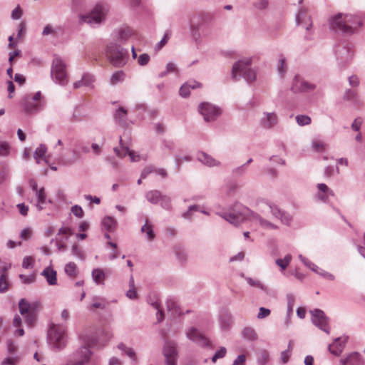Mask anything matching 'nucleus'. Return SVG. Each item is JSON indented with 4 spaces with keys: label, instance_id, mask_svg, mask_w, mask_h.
I'll list each match as a JSON object with an SVG mask.
<instances>
[{
    "label": "nucleus",
    "instance_id": "4",
    "mask_svg": "<svg viewBox=\"0 0 365 365\" xmlns=\"http://www.w3.org/2000/svg\"><path fill=\"white\" fill-rule=\"evenodd\" d=\"M106 56L109 62L116 67H122L127 62V51L115 43L107 45Z\"/></svg>",
    "mask_w": 365,
    "mask_h": 365
},
{
    "label": "nucleus",
    "instance_id": "45",
    "mask_svg": "<svg viewBox=\"0 0 365 365\" xmlns=\"http://www.w3.org/2000/svg\"><path fill=\"white\" fill-rule=\"evenodd\" d=\"M19 278L22 283L29 284L34 283L36 281V275L35 273L29 275L20 274Z\"/></svg>",
    "mask_w": 365,
    "mask_h": 365
},
{
    "label": "nucleus",
    "instance_id": "16",
    "mask_svg": "<svg viewBox=\"0 0 365 365\" xmlns=\"http://www.w3.org/2000/svg\"><path fill=\"white\" fill-rule=\"evenodd\" d=\"M187 337L197 343L200 346H205L210 344L209 339L195 328L190 329L187 333Z\"/></svg>",
    "mask_w": 365,
    "mask_h": 365
},
{
    "label": "nucleus",
    "instance_id": "2",
    "mask_svg": "<svg viewBox=\"0 0 365 365\" xmlns=\"http://www.w3.org/2000/svg\"><path fill=\"white\" fill-rule=\"evenodd\" d=\"M330 29L336 32L353 34L362 25V21L358 16L338 14L329 22Z\"/></svg>",
    "mask_w": 365,
    "mask_h": 365
},
{
    "label": "nucleus",
    "instance_id": "8",
    "mask_svg": "<svg viewBox=\"0 0 365 365\" xmlns=\"http://www.w3.org/2000/svg\"><path fill=\"white\" fill-rule=\"evenodd\" d=\"M51 76L61 85L68 83V76L65 63L60 58H55L51 68Z\"/></svg>",
    "mask_w": 365,
    "mask_h": 365
},
{
    "label": "nucleus",
    "instance_id": "27",
    "mask_svg": "<svg viewBox=\"0 0 365 365\" xmlns=\"http://www.w3.org/2000/svg\"><path fill=\"white\" fill-rule=\"evenodd\" d=\"M138 34L131 28H123L119 31V38L122 41H126L131 37L136 36Z\"/></svg>",
    "mask_w": 365,
    "mask_h": 365
},
{
    "label": "nucleus",
    "instance_id": "37",
    "mask_svg": "<svg viewBox=\"0 0 365 365\" xmlns=\"http://www.w3.org/2000/svg\"><path fill=\"white\" fill-rule=\"evenodd\" d=\"M39 103L31 101V98H26L25 103V110L27 113H32L38 109Z\"/></svg>",
    "mask_w": 365,
    "mask_h": 365
},
{
    "label": "nucleus",
    "instance_id": "5",
    "mask_svg": "<svg viewBox=\"0 0 365 365\" xmlns=\"http://www.w3.org/2000/svg\"><path fill=\"white\" fill-rule=\"evenodd\" d=\"M49 343L58 349H62L66 344V327L62 325L53 324L48 331Z\"/></svg>",
    "mask_w": 365,
    "mask_h": 365
},
{
    "label": "nucleus",
    "instance_id": "11",
    "mask_svg": "<svg viewBox=\"0 0 365 365\" xmlns=\"http://www.w3.org/2000/svg\"><path fill=\"white\" fill-rule=\"evenodd\" d=\"M336 56L339 63L345 66L352 60L354 51L348 46H338L336 50Z\"/></svg>",
    "mask_w": 365,
    "mask_h": 365
},
{
    "label": "nucleus",
    "instance_id": "6",
    "mask_svg": "<svg viewBox=\"0 0 365 365\" xmlns=\"http://www.w3.org/2000/svg\"><path fill=\"white\" fill-rule=\"evenodd\" d=\"M38 307V303H29L24 299H21L19 303V312L24 317L26 324L31 327L36 323Z\"/></svg>",
    "mask_w": 365,
    "mask_h": 365
},
{
    "label": "nucleus",
    "instance_id": "19",
    "mask_svg": "<svg viewBox=\"0 0 365 365\" xmlns=\"http://www.w3.org/2000/svg\"><path fill=\"white\" fill-rule=\"evenodd\" d=\"M202 87V84L200 82L194 80L188 81L180 87L179 93L182 97L186 98L190 96L191 89L194 90Z\"/></svg>",
    "mask_w": 365,
    "mask_h": 365
},
{
    "label": "nucleus",
    "instance_id": "23",
    "mask_svg": "<svg viewBox=\"0 0 365 365\" xmlns=\"http://www.w3.org/2000/svg\"><path fill=\"white\" fill-rule=\"evenodd\" d=\"M341 365H362L360 354L357 352L349 354L345 359L341 360Z\"/></svg>",
    "mask_w": 365,
    "mask_h": 365
},
{
    "label": "nucleus",
    "instance_id": "18",
    "mask_svg": "<svg viewBox=\"0 0 365 365\" xmlns=\"http://www.w3.org/2000/svg\"><path fill=\"white\" fill-rule=\"evenodd\" d=\"M278 118L275 113L264 112L260 120L261 125L264 128H272L277 124Z\"/></svg>",
    "mask_w": 365,
    "mask_h": 365
},
{
    "label": "nucleus",
    "instance_id": "49",
    "mask_svg": "<svg viewBox=\"0 0 365 365\" xmlns=\"http://www.w3.org/2000/svg\"><path fill=\"white\" fill-rule=\"evenodd\" d=\"M269 360V353L265 351L262 350L259 353L258 356V363L261 365H264L267 363Z\"/></svg>",
    "mask_w": 365,
    "mask_h": 365
},
{
    "label": "nucleus",
    "instance_id": "31",
    "mask_svg": "<svg viewBox=\"0 0 365 365\" xmlns=\"http://www.w3.org/2000/svg\"><path fill=\"white\" fill-rule=\"evenodd\" d=\"M115 220L111 217H106L103 220L102 225L108 231H113L115 227Z\"/></svg>",
    "mask_w": 365,
    "mask_h": 365
},
{
    "label": "nucleus",
    "instance_id": "43",
    "mask_svg": "<svg viewBox=\"0 0 365 365\" xmlns=\"http://www.w3.org/2000/svg\"><path fill=\"white\" fill-rule=\"evenodd\" d=\"M73 234V232L71 227H62L59 229L58 235L62 236V237L65 240L68 239L70 236Z\"/></svg>",
    "mask_w": 365,
    "mask_h": 365
},
{
    "label": "nucleus",
    "instance_id": "58",
    "mask_svg": "<svg viewBox=\"0 0 365 365\" xmlns=\"http://www.w3.org/2000/svg\"><path fill=\"white\" fill-rule=\"evenodd\" d=\"M32 236V230L30 228L24 229L20 234V237L22 240H27Z\"/></svg>",
    "mask_w": 365,
    "mask_h": 365
},
{
    "label": "nucleus",
    "instance_id": "29",
    "mask_svg": "<svg viewBox=\"0 0 365 365\" xmlns=\"http://www.w3.org/2000/svg\"><path fill=\"white\" fill-rule=\"evenodd\" d=\"M93 280L97 284H103L106 279V275L103 269H96L92 272Z\"/></svg>",
    "mask_w": 365,
    "mask_h": 365
},
{
    "label": "nucleus",
    "instance_id": "39",
    "mask_svg": "<svg viewBox=\"0 0 365 365\" xmlns=\"http://www.w3.org/2000/svg\"><path fill=\"white\" fill-rule=\"evenodd\" d=\"M129 286H130V289L128 290V292L126 293V296L131 299H136L138 295H137L136 288L134 284V279H133V277H131L130 279Z\"/></svg>",
    "mask_w": 365,
    "mask_h": 365
},
{
    "label": "nucleus",
    "instance_id": "40",
    "mask_svg": "<svg viewBox=\"0 0 365 365\" xmlns=\"http://www.w3.org/2000/svg\"><path fill=\"white\" fill-rule=\"evenodd\" d=\"M296 121L300 126L308 125L311 123V118L307 115H298L296 116Z\"/></svg>",
    "mask_w": 365,
    "mask_h": 365
},
{
    "label": "nucleus",
    "instance_id": "55",
    "mask_svg": "<svg viewBox=\"0 0 365 365\" xmlns=\"http://www.w3.org/2000/svg\"><path fill=\"white\" fill-rule=\"evenodd\" d=\"M72 213L78 218L83 217L84 212L81 207L78 205H74L71 207Z\"/></svg>",
    "mask_w": 365,
    "mask_h": 365
},
{
    "label": "nucleus",
    "instance_id": "52",
    "mask_svg": "<svg viewBox=\"0 0 365 365\" xmlns=\"http://www.w3.org/2000/svg\"><path fill=\"white\" fill-rule=\"evenodd\" d=\"M42 34L43 36H47V35L56 36L57 30L56 29L53 28L50 24H48L44 27Z\"/></svg>",
    "mask_w": 365,
    "mask_h": 365
},
{
    "label": "nucleus",
    "instance_id": "61",
    "mask_svg": "<svg viewBox=\"0 0 365 365\" xmlns=\"http://www.w3.org/2000/svg\"><path fill=\"white\" fill-rule=\"evenodd\" d=\"M293 314V308L292 304L291 302L288 303L287 306V319L285 322L286 326H289L290 324V318Z\"/></svg>",
    "mask_w": 365,
    "mask_h": 365
},
{
    "label": "nucleus",
    "instance_id": "50",
    "mask_svg": "<svg viewBox=\"0 0 365 365\" xmlns=\"http://www.w3.org/2000/svg\"><path fill=\"white\" fill-rule=\"evenodd\" d=\"M118 349L123 351L130 358L135 359V354L132 349L126 347L123 344H120Z\"/></svg>",
    "mask_w": 365,
    "mask_h": 365
},
{
    "label": "nucleus",
    "instance_id": "33",
    "mask_svg": "<svg viewBox=\"0 0 365 365\" xmlns=\"http://www.w3.org/2000/svg\"><path fill=\"white\" fill-rule=\"evenodd\" d=\"M242 336L250 341H255L257 339L255 331L251 327H245L242 331Z\"/></svg>",
    "mask_w": 365,
    "mask_h": 365
},
{
    "label": "nucleus",
    "instance_id": "46",
    "mask_svg": "<svg viewBox=\"0 0 365 365\" xmlns=\"http://www.w3.org/2000/svg\"><path fill=\"white\" fill-rule=\"evenodd\" d=\"M312 147L315 151L320 152L325 150L327 145L322 140H314L312 143Z\"/></svg>",
    "mask_w": 365,
    "mask_h": 365
},
{
    "label": "nucleus",
    "instance_id": "3",
    "mask_svg": "<svg viewBox=\"0 0 365 365\" xmlns=\"http://www.w3.org/2000/svg\"><path fill=\"white\" fill-rule=\"evenodd\" d=\"M253 58L243 57L237 61L232 68V78L238 81L243 78L247 83H252L257 78V68H252Z\"/></svg>",
    "mask_w": 365,
    "mask_h": 365
},
{
    "label": "nucleus",
    "instance_id": "22",
    "mask_svg": "<svg viewBox=\"0 0 365 365\" xmlns=\"http://www.w3.org/2000/svg\"><path fill=\"white\" fill-rule=\"evenodd\" d=\"M317 189V197L323 202H326L329 196H334V192L324 183H319Z\"/></svg>",
    "mask_w": 365,
    "mask_h": 365
},
{
    "label": "nucleus",
    "instance_id": "14",
    "mask_svg": "<svg viewBox=\"0 0 365 365\" xmlns=\"http://www.w3.org/2000/svg\"><path fill=\"white\" fill-rule=\"evenodd\" d=\"M146 198L153 204L160 202L161 205L164 208L169 209L170 207V197L166 195H163L158 190H151L148 192L146 194Z\"/></svg>",
    "mask_w": 365,
    "mask_h": 365
},
{
    "label": "nucleus",
    "instance_id": "20",
    "mask_svg": "<svg viewBox=\"0 0 365 365\" xmlns=\"http://www.w3.org/2000/svg\"><path fill=\"white\" fill-rule=\"evenodd\" d=\"M346 342V338L338 337L332 344L329 345L328 349L331 354L335 356H339L344 348Z\"/></svg>",
    "mask_w": 365,
    "mask_h": 365
},
{
    "label": "nucleus",
    "instance_id": "35",
    "mask_svg": "<svg viewBox=\"0 0 365 365\" xmlns=\"http://www.w3.org/2000/svg\"><path fill=\"white\" fill-rule=\"evenodd\" d=\"M36 194L38 198L36 206L38 210H42V205L44 204L46 202V194L44 188L41 187L40 190L36 192Z\"/></svg>",
    "mask_w": 365,
    "mask_h": 365
},
{
    "label": "nucleus",
    "instance_id": "62",
    "mask_svg": "<svg viewBox=\"0 0 365 365\" xmlns=\"http://www.w3.org/2000/svg\"><path fill=\"white\" fill-rule=\"evenodd\" d=\"M82 81L83 86H90L92 84V83L94 81V78L93 76L89 74H85L83 75L82 78Z\"/></svg>",
    "mask_w": 365,
    "mask_h": 365
},
{
    "label": "nucleus",
    "instance_id": "48",
    "mask_svg": "<svg viewBox=\"0 0 365 365\" xmlns=\"http://www.w3.org/2000/svg\"><path fill=\"white\" fill-rule=\"evenodd\" d=\"M269 6V0H257L253 3L255 9L258 10L266 9Z\"/></svg>",
    "mask_w": 365,
    "mask_h": 365
},
{
    "label": "nucleus",
    "instance_id": "44",
    "mask_svg": "<svg viewBox=\"0 0 365 365\" xmlns=\"http://www.w3.org/2000/svg\"><path fill=\"white\" fill-rule=\"evenodd\" d=\"M167 309L169 312H172L173 315L179 314L180 312L178 311V308L176 302L173 299H169L166 302Z\"/></svg>",
    "mask_w": 365,
    "mask_h": 365
},
{
    "label": "nucleus",
    "instance_id": "34",
    "mask_svg": "<svg viewBox=\"0 0 365 365\" xmlns=\"http://www.w3.org/2000/svg\"><path fill=\"white\" fill-rule=\"evenodd\" d=\"M142 232H145L148 235V239L149 240H152L155 237V234L153 230V226L150 224L148 220L147 219L145 225L141 228Z\"/></svg>",
    "mask_w": 365,
    "mask_h": 365
},
{
    "label": "nucleus",
    "instance_id": "32",
    "mask_svg": "<svg viewBox=\"0 0 365 365\" xmlns=\"http://www.w3.org/2000/svg\"><path fill=\"white\" fill-rule=\"evenodd\" d=\"M9 285L8 274L1 273L0 276V293L6 292L9 289Z\"/></svg>",
    "mask_w": 365,
    "mask_h": 365
},
{
    "label": "nucleus",
    "instance_id": "13",
    "mask_svg": "<svg viewBox=\"0 0 365 365\" xmlns=\"http://www.w3.org/2000/svg\"><path fill=\"white\" fill-rule=\"evenodd\" d=\"M91 351L87 346L82 347L75 352L67 365H84L89 361Z\"/></svg>",
    "mask_w": 365,
    "mask_h": 365
},
{
    "label": "nucleus",
    "instance_id": "51",
    "mask_svg": "<svg viewBox=\"0 0 365 365\" xmlns=\"http://www.w3.org/2000/svg\"><path fill=\"white\" fill-rule=\"evenodd\" d=\"M246 164H243L232 170L233 177H240L246 173Z\"/></svg>",
    "mask_w": 365,
    "mask_h": 365
},
{
    "label": "nucleus",
    "instance_id": "28",
    "mask_svg": "<svg viewBox=\"0 0 365 365\" xmlns=\"http://www.w3.org/2000/svg\"><path fill=\"white\" fill-rule=\"evenodd\" d=\"M46 151L47 149L44 145H40L39 147L36 148L34 153V158L36 159L37 163H39L41 160L46 159Z\"/></svg>",
    "mask_w": 365,
    "mask_h": 365
},
{
    "label": "nucleus",
    "instance_id": "26",
    "mask_svg": "<svg viewBox=\"0 0 365 365\" xmlns=\"http://www.w3.org/2000/svg\"><path fill=\"white\" fill-rule=\"evenodd\" d=\"M122 152H120L116 148L114 149L116 154L120 158H123L128 154L132 161H138L139 160V155H137L134 151L129 150L128 147H124L122 145Z\"/></svg>",
    "mask_w": 365,
    "mask_h": 365
},
{
    "label": "nucleus",
    "instance_id": "17",
    "mask_svg": "<svg viewBox=\"0 0 365 365\" xmlns=\"http://www.w3.org/2000/svg\"><path fill=\"white\" fill-rule=\"evenodd\" d=\"M269 209L272 215L280 220L282 223L287 225L290 224L292 218L289 214L282 211L275 205H270Z\"/></svg>",
    "mask_w": 365,
    "mask_h": 365
},
{
    "label": "nucleus",
    "instance_id": "15",
    "mask_svg": "<svg viewBox=\"0 0 365 365\" xmlns=\"http://www.w3.org/2000/svg\"><path fill=\"white\" fill-rule=\"evenodd\" d=\"M167 365H175L178 352L176 345L173 341H167L163 349Z\"/></svg>",
    "mask_w": 365,
    "mask_h": 365
},
{
    "label": "nucleus",
    "instance_id": "60",
    "mask_svg": "<svg viewBox=\"0 0 365 365\" xmlns=\"http://www.w3.org/2000/svg\"><path fill=\"white\" fill-rule=\"evenodd\" d=\"M270 309L265 307H260L257 314L258 319H263L268 317L270 314Z\"/></svg>",
    "mask_w": 365,
    "mask_h": 365
},
{
    "label": "nucleus",
    "instance_id": "7",
    "mask_svg": "<svg viewBox=\"0 0 365 365\" xmlns=\"http://www.w3.org/2000/svg\"><path fill=\"white\" fill-rule=\"evenodd\" d=\"M108 11L106 6L96 5L88 15L80 16V23L100 24L105 19Z\"/></svg>",
    "mask_w": 365,
    "mask_h": 365
},
{
    "label": "nucleus",
    "instance_id": "24",
    "mask_svg": "<svg viewBox=\"0 0 365 365\" xmlns=\"http://www.w3.org/2000/svg\"><path fill=\"white\" fill-rule=\"evenodd\" d=\"M197 159L204 165L209 167L217 166L220 164V162L217 160L214 159L212 157L204 152L198 153Z\"/></svg>",
    "mask_w": 365,
    "mask_h": 365
},
{
    "label": "nucleus",
    "instance_id": "53",
    "mask_svg": "<svg viewBox=\"0 0 365 365\" xmlns=\"http://www.w3.org/2000/svg\"><path fill=\"white\" fill-rule=\"evenodd\" d=\"M10 147L6 142H0V155L5 156L9 153Z\"/></svg>",
    "mask_w": 365,
    "mask_h": 365
},
{
    "label": "nucleus",
    "instance_id": "12",
    "mask_svg": "<svg viewBox=\"0 0 365 365\" xmlns=\"http://www.w3.org/2000/svg\"><path fill=\"white\" fill-rule=\"evenodd\" d=\"M316 86L313 83H309L300 78L299 76H296L293 79L291 90L292 92L297 93H308L314 91Z\"/></svg>",
    "mask_w": 365,
    "mask_h": 365
},
{
    "label": "nucleus",
    "instance_id": "1",
    "mask_svg": "<svg viewBox=\"0 0 365 365\" xmlns=\"http://www.w3.org/2000/svg\"><path fill=\"white\" fill-rule=\"evenodd\" d=\"M251 218L265 229H277V227L269 221L262 218L257 213L252 212L241 203L235 202L230 207V224L238 226L247 219Z\"/></svg>",
    "mask_w": 365,
    "mask_h": 365
},
{
    "label": "nucleus",
    "instance_id": "56",
    "mask_svg": "<svg viewBox=\"0 0 365 365\" xmlns=\"http://www.w3.org/2000/svg\"><path fill=\"white\" fill-rule=\"evenodd\" d=\"M153 307L158 310L157 313V319L158 322H160L164 319V314L161 309H160V304L158 302H155L152 304Z\"/></svg>",
    "mask_w": 365,
    "mask_h": 365
},
{
    "label": "nucleus",
    "instance_id": "42",
    "mask_svg": "<svg viewBox=\"0 0 365 365\" xmlns=\"http://www.w3.org/2000/svg\"><path fill=\"white\" fill-rule=\"evenodd\" d=\"M127 115V110L123 108H119L115 114V118L119 122V123H124L125 120V118Z\"/></svg>",
    "mask_w": 365,
    "mask_h": 365
},
{
    "label": "nucleus",
    "instance_id": "54",
    "mask_svg": "<svg viewBox=\"0 0 365 365\" xmlns=\"http://www.w3.org/2000/svg\"><path fill=\"white\" fill-rule=\"evenodd\" d=\"M227 353V349L224 347L221 348L219 351H217L215 355L212 358V362H215L217 359L223 358L225 356Z\"/></svg>",
    "mask_w": 365,
    "mask_h": 365
},
{
    "label": "nucleus",
    "instance_id": "9",
    "mask_svg": "<svg viewBox=\"0 0 365 365\" xmlns=\"http://www.w3.org/2000/svg\"><path fill=\"white\" fill-rule=\"evenodd\" d=\"M312 314V322L321 330L327 334L330 333V328L329 326V318L326 316L325 313L319 309H315L310 311Z\"/></svg>",
    "mask_w": 365,
    "mask_h": 365
},
{
    "label": "nucleus",
    "instance_id": "21",
    "mask_svg": "<svg viewBox=\"0 0 365 365\" xmlns=\"http://www.w3.org/2000/svg\"><path fill=\"white\" fill-rule=\"evenodd\" d=\"M296 23L297 25H302L304 24V27L309 30L312 26V22L310 16L307 15L306 11L303 9L300 10L296 16Z\"/></svg>",
    "mask_w": 365,
    "mask_h": 365
},
{
    "label": "nucleus",
    "instance_id": "36",
    "mask_svg": "<svg viewBox=\"0 0 365 365\" xmlns=\"http://www.w3.org/2000/svg\"><path fill=\"white\" fill-rule=\"evenodd\" d=\"M292 260V255L288 254L285 255L284 259H277L275 263L277 265L281 267L282 270H284Z\"/></svg>",
    "mask_w": 365,
    "mask_h": 365
},
{
    "label": "nucleus",
    "instance_id": "30",
    "mask_svg": "<svg viewBox=\"0 0 365 365\" xmlns=\"http://www.w3.org/2000/svg\"><path fill=\"white\" fill-rule=\"evenodd\" d=\"M65 272L71 277H76L78 273L76 264L74 262H69L66 264Z\"/></svg>",
    "mask_w": 365,
    "mask_h": 365
},
{
    "label": "nucleus",
    "instance_id": "64",
    "mask_svg": "<svg viewBox=\"0 0 365 365\" xmlns=\"http://www.w3.org/2000/svg\"><path fill=\"white\" fill-rule=\"evenodd\" d=\"M17 207L21 215L26 216L29 211V207L24 203L18 204Z\"/></svg>",
    "mask_w": 365,
    "mask_h": 365
},
{
    "label": "nucleus",
    "instance_id": "38",
    "mask_svg": "<svg viewBox=\"0 0 365 365\" xmlns=\"http://www.w3.org/2000/svg\"><path fill=\"white\" fill-rule=\"evenodd\" d=\"M245 279L251 287L259 288L264 292L267 291V287L264 286L260 281L254 279L249 277H245Z\"/></svg>",
    "mask_w": 365,
    "mask_h": 365
},
{
    "label": "nucleus",
    "instance_id": "25",
    "mask_svg": "<svg viewBox=\"0 0 365 365\" xmlns=\"http://www.w3.org/2000/svg\"><path fill=\"white\" fill-rule=\"evenodd\" d=\"M42 275L46 278L49 285H55L57 284V274L52 267H46L42 272Z\"/></svg>",
    "mask_w": 365,
    "mask_h": 365
},
{
    "label": "nucleus",
    "instance_id": "47",
    "mask_svg": "<svg viewBox=\"0 0 365 365\" xmlns=\"http://www.w3.org/2000/svg\"><path fill=\"white\" fill-rule=\"evenodd\" d=\"M35 264V259L31 256H26L22 262V267L24 269L33 268Z\"/></svg>",
    "mask_w": 365,
    "mask_h": 365
},
{
    "label": "nucleus",
    "instance_id": "59",
    "mask_svg": "<svg viewBox=\"0 0 365 365\" xmlns=\"http://www.w3.org/2000/svg\"><path fill=\"white\" fill-rule=\"evenodd\" d=\"M362 124V120L361 118H356L351 123V129L354 131L359 132Z\"/></svg>",
    "mask_w": 365,
    "mask_h": 365
},
{
    "label": "nucleus",
    "instance_id": "10",
    "mask_svg": "<svg viewBox=\"0 0 365 365\" xmlns=\"http://www.w3.org/2000/svg\"><path fill=\"white\" fill-rule=\"evenodd\" d=\"M199 111L206 121L215 120L222 114V110L219 107L209 103L200 104Z\"/></svg>",
    "mask_w": 365,
    "mask_h": 365
},
{
    "label": "nucleus",
    "instance_id": "57",
    "mask_svg": "<svg viewBox=\"0 0 365 365\" xmlns=\"http://www.w3.org/2000/svg\"><path fill=\"white\" fill-rule=\"evenodd\" d=\"M150 61V56L146 53H143L140 55L138 58V63L140 66H145Z\"/></svg>",
    "mask_w": 365,
    "mask_h": 365
},
{
    "label": "nucleus",
    "instance_id": "63",
    "mask_svg": "<svg viewBox=\"0 0 365 365\" xmlns=\"http://www.w3.org/2000/svg\"><path fill=\"white\" fill-rule=\"evenodd\" d=\"M246 361L245 354L239 355L236 359L234 360L232 365H245Z\"/></svg>",
    "mask_w": 365,
    "mask_h": 365
},
{
    "label": "nucleus",
    "instance_id": "41",
    "mask_svg": "<svg viewBox=\"0 0 365 365\" xmlns=\"http://www.w3.org/2000/svg\"><path fill=\"white\" fill-rule=\"evenodd\" d=\"M124 78L125 73L122 71H117L112 75L110 78V83L112 85H115L119 82L123 81Z\"/></svg>",
    "mask_w": 365,
    "mask_h": 365
}]
</instances>
